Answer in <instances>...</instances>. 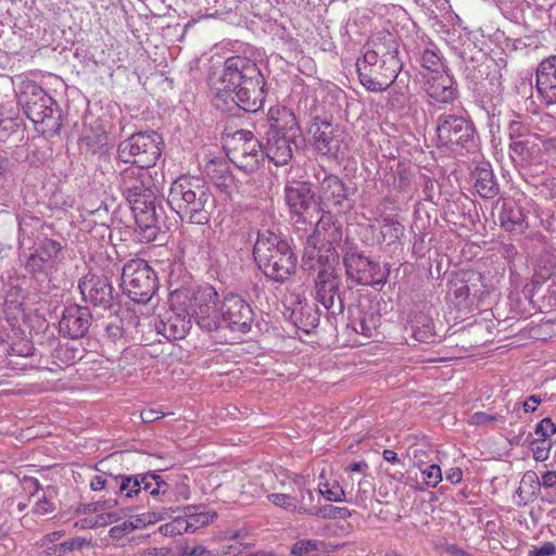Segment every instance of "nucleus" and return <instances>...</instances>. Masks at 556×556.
<instances>
[{
	"label": "nucleus",
	"instance_id": "1",
	"mask_svg": "<svg viewBox=\"0 0 556 556\" xmlns=\"http://www.w3.org/2000/svg\"><path fill=\"white\" fill-rule=\"evenodd\" d=\"M265 80L257 64L241 55L225 61L222 76L214 83V105L225 110L230 103L244 112L255 113L265 101Z\"/></svg>",
	"mask_w": 556,
	"mask_h": 556
},
{
	"label": "nucleus",
	"instance_id": "2",
	"mask_svg": "<svg viewBox=\"0 0 556 556\" xmlns=\"http://www.w3.org/2000/svg\"><path fill=\"white\" fill-rule=\"evenodd\" d=\"M130 166L118 174V188L131 205L141 242H152L160 232V213L156 208L157 189L152 175L147 170Z\"/></svg>",
	"mask_w": 556,
	"mask_h": 556
},
{
	"label": "nucleus",
	"instance_id": "3",
	"mask_svg": "<svg viewBox=\"0 0 556 556\" xmlns=\"http://www.w3.org/2000/svg\"><path fill=\"white\" fill-rule=\"evenodd\" d=\"M362 58L356 61L359 83L368 91L382 92L396 79L402 62L399 43L390 35H378L366 43Z\"/></svg>",
	"mask_w": 556,
	"mask_h": 556
},
{
	"label": "nucleus",
	"instance_id": "4",
	"mask_svg": "<svg viewBox=\"0 0 556 556\" xmlns=\"http://www.w3.org/2000/svg\"><path fill=\"white\" fill-rule=\"evenodd\" d=\"M167 203L181 220L205 225L215 207V198L200 179L180 177L172 184Z\"/></svg>",
	"mask_w": 556,
	"mask_h": 556
},
{
	"label": "nucleus",
	"instance_id": "5",
	"mask_svg": "<svg viewBox=\"0 0 556 556\" xmlns=\"http://www.w3.org/2000/svg\"><path fill=\"white\" fill-rule=\"evenodd\" d=\"M253 256L264 275L276 282L287 281L296 270L298 258L288 241L268 229L258 232Z\"/></svg>",
	"mask_w": 556,
	"mask_h": 556
},
{
	"label": "nucleus",
	"instance_id": "6",
	"mask_svg": "<svg viewBox=\"0 0 556 556\" xmlns=\"http://www.w3.org/2000/svg\"><path fill=\"white\" fill-rule=\"evenodd\" d=\"M172 301L185 304V312L193 317L197 325L206 332L224 328L219 313L220 300L212 286L199 287L197 290L176 288L170 292Z\"/></svg>",
	"mask_w": 556,
	"mask_h": 556
},
{
	"label": "nucleus",
	"instance_id": "7",
	"mask_svg": "<svg viewBox=\"0 0 556 556\" xmlns=\"http://www.w3.org/2000/svg\"><path fill=\"white\" fill-rule=\"evenodd\" d=\"M337 254L319 256L317 260V271L315 277V299L327 309L332 317L342 315L344 301L340 292L341 277L336 269Z\"/></svg>",
	"mask_w": 556,
	"mask_h": 556
},
{
	"label": "nucleus",
	"instance_id": "8",
	"mask_svg": "<svg viewBox=\"0 0 556 556\" xmlns=\"http://www.w3.org/2000/svg\"><path fill=\"white\" fill-rule=\"evenodd\" d=\"M162 138L155 131H139L119 142L117 159L136 167L150 168L162 154Z\"/></svg>",
	"mask_w": 556,
	"mask_h": 556
},
{
	"label": "nucleus",
	"instance_id": "9",
	"mask_svg": "<svg viewBox=\"0 0 556 556\" xmlns=\"http://www.w3.org/2000/svg\"><path fill=\"white\" fill-rule=\"evenodd\" d=\"M141 475L115 477L112 475H97L90 481L92 491H104L109 496L88 504L89 511L111 510L119 504V498H131L140 495Z\"/></svg>",
	"mask_w": 556,
	"mask_h": 556
},
{
	"label": "nucleus",
	"instance_id": "10",
	"mask_svg": "<svg viewBox=\"0 0 556 556\" xmlns=\"http://www.w3.org/2000/svg\"><path fill=\"white\" fill-rule=\"evenodd\" d=\"M122 288L131 301L146 304L159 288L157 276L147 261L132 258L123 267Z\"/></svg>",
	"mask_w": 556,
	"mask_h": 556
},
{
	"label": "nucleus",
	"instance_id": "11",
	"mask_svg": "<svg viewBox=\"0 0 556 556\" xmlns=\"http://www.w3.org/2000/svg\"><path fill=\"white\" fill-rule=\"evenodd\" d=\"M342 262L348 279L357 285L375 286L387 282L389 269L367 257L356 248L348 249L342 257Z\"/></svg>",
	"mask_w": 556,
	"mask_h": 556
},
{
	"label": "nucleus",
	"instance_id": "12",
	"mask_svg": "<svg viewBox=\"0 0 556 556\" xmlns=\"http://www.w3.org/2000/svg\"><path fill=\"white\" fill-rule=\"evenodd\" d=\"M224 148L229 160L238 167L252 169L258 163L262 144L250 130L239 129L224 137Z\"/></svg>",
	"mask_w": 556,
	"mask_h": 556
},
{
	"label": "nucleus",
	"instance_id": "13",
	"mask_svg": "<svg viewBox=\"0 0 556 556\" xmlns=\"http://www.w3.org/2000/svg\"><path fill=\"white\" fill-rule=\"evenodd\" d=\"M315 150L330 159H339L348 151L345 132L343 129L329 121L316 117L311 126Z\"/></svg>",
	"mask_w": 556,
	"mask_h": 556
},
{
	"label": "nucleus",
	"instance_id": "14",
	"mask_svg": "<svg viewBox=\"0 0 556 556\" xmlns=\"http://www.w3.org/2000/svg\"><path fill=\"white\" fill-rule=\"evenodd\" d=\"M219 313L225 328L240 333L251 330L254 313L241 295L232 292L225 294L220 301Z\"/></svg>",
	"mask_w": 556,
	"mask_h": 556
},
{
	"label": "nucleus",
	"instance_id": "15",
	"mask_svg": "<svg viewBox=\"0 0 556 556\" xmlns=\"http://www.w3.org/2000/svg\"><path fill=\"white\" fill-rule=\"evenodd\" d=\"M437 134L443 146H460L468 149L475 142V127L462 116L441 115L438 119Z\"/></svg>",
	"mask_w": 556,
	"mask_h": 556
},
{
	"label": "nucleus",
	"instance_id": "16",
	"mask_svg": "<svg viewBox=\"0 0 556 556\" xmlns=\"http://www.w3.org/2000/svg\"><path fill=\"white\" fill-rule=\"evenodd\" d=\"M140 482V494L151 495L156 503L172 505L190 497V489L186 483L169 484L150 471L141 475Z\"/></svg>",
	"mask_w": 556,
	"mask_h": 556
},
{
	"label": "nucleus",
	"instance_id": "17",
	"mask_svg": "<svg viewBox=\"0 0 556 556\" xmlns=\"http://www.w3.org/2000/svg\"><path fill=\"white\" fill-rule=\"evenodd\" d=\"M25 114L34 124H43L54 118L56 102L41 87L31 84L18 99Z\"/></svg>",
	"mask_w": 556,
	"mask_h": 556
},
{
	"label": "nucleus",
	"instance_id": "18",
	"mask_svg": "<svg viewBox=\"0 0 556 556\" xmlns=\"http://www.w3.org/2000/svg\"><path fill=\"white\" fill-rule=\"evenodd\" d=\"M315 177L318 181V198L323 205L339 210L350 206V189L339 176L329 174L320 167Z\"/></svg>",
	"mask_w": 556,
	"mask_h": 556
},
{
	"label": "nucleus",
	"instance_id": "19",
	"mask_svg": "<svg viewBox=\"0 0 556 556\" xmlns=\"http://www.w3.org/2000/svg\"><path fill=\"white\" fill-rule=\"evenodd\" d=\"M482 275L477 271H466L458 274L448 282V294L453 296L452 301L458 308H466L473 305L481 296Z\"/></svg>",
	"mask_w": 556,
	"mask_h": 556
},
{
	"label": "nucleus",
	"instance_id": "20",
	"mask_svg": "<svg viewBox=\"0 0 556 556\" xmlns=\"http://www.w3.org/2000/svg\"><path fill=\"white\" fill-rule=\"evenodd\" d=\"M83 300L94 307L110 309L114 302V288L106 276L88 274L79 280Z\"/></svg>",
	"mask_w": 556,
	"mask_h": 556
},
{
	"label": "nucleus",
	"instance_id": "21",
	"mask_svg": "<svg viewBox=\"0 0 556 556\" xmlns=\"http://www.w3.org/2000/svg\"><path fill=\"white\" fill-rule=\"evenodd\" d=\"M91 318L87 306L68 305L64 308L59 323L60 332L71 339L83 338L91 325Z\"/></svg>",
	"mask_w": 556,
	"mask_h": 556
},
{
	"label": "nucleus",
	"instance_id": "22",
	"mask_svg": "<svg viewBox=\"0 0 556 556\" xmlns=\"http://www.w3.org/2000/svg\"><path fill=\"white\" fill-rule=\"evenodd\" d=\"M267 142L264 151L276 166H283L293 156V150L304 144L303 136L291 137L289 135L266 134Z\"/></svg>",
	"mask_w": 556,
	"mask_h": 556
},
{
	"label": "nucleus",
	"instance_id": "23",
	"mask_svg": "<svg viewBox=\"0 0 556 556\" xmlns=\"http://www.w3.org/2000/svg\"><path fill=\"white\" fill-rule=\"evenodd\" d=\"M62 250L60 242L45 239L26 261V270L31 274L48 273L51 270Z\"/></svg>",
	"mask_w": 556,
	"mask_h": 556
},
{
	"label": "nucleus",
	"instance_id": "24",
	"mask_svg": "<svg viewBox=\"0 0 556 556\" xmlns=\"http://www.w3.org/2000/svg\"><path fill=\"white\" fill-rule=\"evenodd\" d=\"M424 88L427 94L440 103H451L456 99L457 89L453 76L447 71L424 74Z\"/></svg>",
	"mask_w": 556,
	"mask_h": 556
},
{
	"label": "nucleus",
	"instance_id": "25",
	"mask_svg": "<svg viewBox=\"0 0 556 556\" xmlns=\"http://www.w3.org/2000/svg\"><path fill=\"white\" fill-rule=\"evenodd\" d=\"M536 89L546 105L556 104V55H551L539 63Z\"/></svg>",
	"mask_w": 556,
	"mask_h": 556
},
{
	"label": "nucleus",
	"instance_id": "26",
	"mask_svg": "<svg viewBox=\"0 0 556 556\" xmlns=\"http://www.w3.org/2000/svg\"><path fill=\"white\" fill-rule=\"evenodd\" d=\"M286 201L292 214L302 217L304 222L309 215V210H314L313 192L307 182L294 181L286 186Z\"/></svg>",
	"mask_w": 556,
	"mask_h": 556
},
{
	"label": "nucleus",
	"instance_id": "27",
	"mask_svg": "<svg viewBox=\"0 0 556 556\" xmlns=\"http://www.w3.org/2000/svg\"><path fill=\"white\" fill-rule=\"evenodd\" d=\"M269 129L267 134L289 135L291 137L302 136L294 113L282 105L271 106L268 111Z\"/></svg>",
	"mask_w": 556,
	"mask_h": 556
},
{
	"label": "nucleus",
	"instance_id": "28",
	"mask_svg": "<svg viewBox=\"0 0 556 556\" xmlns=\"http://www.w3.org/2000/svg\"><path fill=\"white\" fill-rule=\"evenodd\" d=\"M541 135L531 132L521 140L509 142V153L515 160L516 157L527 164L541 163Z\"/></svg>",
	"mask_w": 556,
	"mask_h": 556
},
{
	"label": "nucleus",
	"instance_id": "29",
	"mask_svg": "<svg viewBox=\"0 0 556 556\" xmlns=\"http://www.w3.org/2000/svg\"><path fill=\"white\" fill-rule=\"evenodd\" d=\"M308 485V479L301 475H295L291 481L288 483L283 480L280 481L281 489H290L293 495V498L296 501L298 507L295 511L298 513H309L312 514L313 509L309 506L313 504L314 494Z\"/></svg>",
	"mask_w": 556,
	"mask_h": 556
},
{
	"label": "nucleus",
	"instance_id": "30",
	"mask_svg": "<svg viewBox=\"0 0 556 556\" xmlns=\"http://www.w3.org/2000/svg\"><path fill=\"white\" fill-rule=\"evenodd\" d=\"M498 218L502 228L508 232L522 233L528 228L523 208L515 202H504Z\"/></svg>",
	"mask_w": 556,
	"mask_h": 556
},
{
	"label": "nucleus",
	"instance_id": "31",
	"mask_svg": "<svg viewBox=\"0 0 556 556\" xmlns=\"http://www.w3.org/2000/svg\"><path fill=\"white\" fill-rule=\"evenodd\" d=\"M473 188L483 199H493L500 192V186L489 164L477 166L471 174Z\"/></svg>",
	"mask_w": 556,
	"mask_h": 556
},
{
	"label": "nucleus",
	"instance_id": "32",
	"mask_svg": "<svg viewBox=\"0 0 556 556\" xmlns=\"http://www.w3.org/2000/svg\"><path fill=\"white\" fill-rule=\"evenodd\" d=\"M191 328L190 318L180 314L170 313L165 319L160 320L156 325L159 333L167 340H179L185 338Z\"/></svg>",
	"mask_w": 556,
	"mask_h": 556
},
{
	"label": "nucleus",
	"instance_id": "33",
	"mask_svg": "<svg viewBox=\"0 0 556 556\" xmlns=\"http://www.w3.org/2000/svg\"><path fill=\"white\" fill-rule=\"evenodd\" d=\"M342 237V225L334 214L324 211L315 225L314 236L311 240L321 238L328 243L340 240Z\"/></svg>",
	"mask_w": 556,
	"mask_h": 556
},
{
	"label": "nucleus",
	"instance_id": "34",
	"mask_svg": "<svg viewBox=\"0 0 556 556\" xmlns=\"http://www.w3.org/2000/svg\"><path fill=\"white\" fill-rule=\"evenodd\" d=\"M412 336L416 341L422 343H432L435 341L437 333L432 318L425 313H417L408 323Z\"/></svg>",
	"mask_w": 556,
	"mask_h": 556
},
{
	"label": "nucleus",
	"instance_id": "35",
	"mask_svg": "<svg viewBox=\"0 0 556 556\" xmlns=\"http://www.w3.org/2000/svg\"><path fill=\"white\" fill-rule=\"evenodd\" d=\"M292 319L294 325L302 331L309 333L319 324L318 309L309 304H301L292 312Z\"/></svg>",
	"mask_w": 556,
	"mask_h": 556
},
{
	"label": "nucleus",
	"instance_id": "36",
	"mask_svg": "<svg viewBox=\"0 0 556 556\" xmlns=\"http://www.w3.org/2000/svg\"><path fill=\"white\" fill-rule=\"evenodd\" d=\"M51 357L56 366L67 367L83 358V350L70 342H59L52 350Z\"/></svg>",
	"mask_w": 556,
	"mask_h": 556
},
{
	"label": "nucleus",
	"instance_id": "37",
	"mask_svg": "<svg viewBox=\"0 0 556 556\" xmlns=\"http://www.w3.org/2000/svg\"><path fill=\"white\" fill-rule=\"evenodd\" d=\"M186 521L188 522L189 532L213 522L216 517L215 513L201 510L200 506H186L184 508Z\"/></svg>",
	"mask_w": 556,
	"mask_h": 556
},
{
	"label": "nucleus",
	"instance_id": "38",
	"mask_svg": "<svg viewBox=\"0 0 556 556\" xmlns=\"http://www.w3.org/2000/svg\"><path fill=\"white\" fill-rule=\"evenodd\" d=\"M293 556H327L325 543L317 540H300L292 545Z\"/></svg>",
	"mask_w": 556,
	"mask_h": 556
},
{
	"label": "nucleus",
	"instance_id": "39",
	"mask_svg": "<svg viewBox=\"0 0 556 556\" xmlns=\"http://www.w3.org/2000/svg\"><path fill=\"white\" fill-rule=\"evenodd\" d=\"M206 172L213 179H216L218 186H227L228 181L232 180L229 166L225 161H212L206 166Z\"/></svg>",
	"mask_w": 556,
	"mask_h": 556
},
{
	"label": "nucleus",
	"instance_id": "40",
	"mask_svg": "<svg viewBox=\"0 0 556 556\" xmlns=\"http://www.w3.org/2000/svg\"><path fill=\"white\" fill-rule=\"evenodd\" d=\"M404 226L395 219L387 218L381 226V236L388 244L394 243L404 236Z\"/></svg>",
	"mask_w": 556,
	"mask_h": 556
},
{
	"label": "nucleus",
	"instance_id": "41",
	"mask_svg": "<svg viewBox=\"0 0 556 556\" xmlns=\"http://www.w3.org/2000/svg\"><path fill=\"white\" fill-rule=\"evenodd\" d=\"M3 314L8 323L12 327H15L21 320L24 319L25 313L23 304L17 300H12L10 296H7L3 304Z\"/></svg>",
	"mask_w": 556,
	"mask_h": 556
},
{
	"label": "nucleus",
	"instance_id": "42",
	"mask_svg": "<svg viewBox=\"0 0 556 556\" xmlns=\"http://www.w3.org/2000/svg\"><path fill=\"white\" fill-rule=\"evenodd\" d=\"M420 64L424 67L425 71H427L426 74H437L446 71L444 64L441 61L440 55L437 53V51L431 49H426L420 58Z\"/></svg>",
	"mask_w": 556,
	"mask_h": 556
},
{
	"label": "nucleus",
	"instance_id": "43",
	"mask_svg": "<svg viewBox=\"0 0 556 556\" xmlns=\"http://www.w3.org/2000/svg\"><path fill=\"white\" fill-rule=\"evenodd\" d=\"M283 493H271L267 495V498L275 506L281 507L289 511H295L298 507L296 501L293 498L291 490L282 489Z\"/></svg>",
	"mask_w": 556,
	"mask_h": 556
},
{
	"label": "nucleus",
	"instance_id": "44",
	"mask_svg": "<svg viewBox=\"0 0 556 556\" xmlns=\"http://www.w3.org/2000/svg\"><path fill=\"white\" fill-rule=\"evenodd\" d=\"M159 530L165 536H175L189 532L188 522L184 516L176 517L172 521L162 525Z\"/></svg>",
	"mask_w": 556,
	"mask_h": 556
},
{
	"label": "nucleus",
	"instance_id": "45",
	"mask_svg": "<svg viewBox=\"0 0 556 556\" xmlns=\"http://www.w3.org/2000/svg\"><path fill=\"white\" fill-rule=\"evenodd\" d=\"M352 328L357 333H362L365 337H371L372 331L376 328L372 314H370L369 316L367 314H363L362 316L353 319Z\"/></svg>",
	"mask_w": 556,
	"mask_h": 556
},
{
	"label": "nucleus",
	"instance_id": "46",
	"mask_svg": "<svg viewBox=\"0 0 556 556\" xmlns=\"http://www.w3.org/2000/svg\"><path fill=\"white\" fill-rule=\"evenodd\" d=\"M105 337L114 344H118L121 346H125V330L123 328L122 321H111L105 327Z\"/></svg>",
	"mask_w": 556,
	"mask_h": 556
},
{
	"label": "nucleus",
	"instance_id": "47",
	"mask_svg": "<svg viewBox=\"0 0 556 556\" xmlns=\"http://www.w3.org/2000/svg\"><path fill=\"white\" fill-rule=\"evenodd\" d=\"M531 132L532 131L530 130L529 126L520 121L519 117L517 119H511L508 123L507 135L510 142L521 140L526 136H529Z\"/></svg>",
	"mask_w": 556,
	"mask_h": 556
},
{
	"label": "nucleus",
	"instance_id": "48",
	"mask_svg": "<svg viewBox=\"0 0 556 556\" xmlns=\"http://www.w3.org/2000/svg\"><path fill=\"white\" fill-rule=\"evenodd\" d=\"M534 441H551V437L556 433V426L551 418H543L536 426Z\"/></svg>",
	"mask_w": 556,
	"mask_h": 556
},
{
	"label": "nucleus",
	"instance_id": "49",
	"mask_svg": "<svg viewBox=\"0 0 556 556\" xmlns=\"http://www.w3.org/2000/svg\"><path fill=\"white\" fill-rule=\"evenodd\" d=\"M309 241H313V247L305 248L303 256H302V267L308 271H311V270L317 271V260L321 255L319 254V251H316V248H315L316 240L309 239L308 242Z\"/></svg>",
	"mask_w": 556,
	"mask_h": 556
},
{
	"label": "nucleus",
	"instance_id": "50",
	"mask_svg": "<svg viewBox=\"0 0 556 556\" xmlns=\"http://www.w3.org/2000/svg\"><path fill=\"white\" fill-rule=\"evenodd\" d=\"M34 344L28 339H18L11 343L10 345V354L16 356L28 357L34 355Z\"/></svg>",
	"mask_w": 556,
	"mask_h": 556
},
{
	"label": "nucleus",
	"instance_id": "51",
	"mask_svg": "<svg viewBox=\"0 0 556 556\" xmlns=\"http://www.w3.org/2000/svg\"><path fill=\"white\" fill-rule=\"evenodd\" d=\"M530 447L533 453V458L536 462H545L549 457V452L553 446L552 441H530Z\"/></svg>",
	"mask_w": 556,
	"mask_h": 556
},
{
	"label": "nucleus",
	"instance_id": "52",
	"mask_svg": "<svg viewBox=\"0 0 556 556\" xmlns=\"http://www.w3.org/2000/svg\"><path fill=\"white\" fill-rule=\"evenodd\" d=\"M348 514L349 510L346 508L336 507L330 504L312 511V515H318L329 519L345 518Z\"/></svg>",
	"mask_w": 556,
	"mask_h": 556
},
{
	"label": "nucleus",
	"instance_id": "53",
	"mask_svg": "<svg viewBox=\"0 0 556 556\" xmlns=\"http://www.w3.org/2000/svg\"><path fill=\"white\" fill-rule=\"evenodd\" d=\"M541 162L556 157V137L541 136Z\"/></svg>",
	"mask_w": 556,
	"mask_h": 556
},
{
	"label": "nucleus",
	"instance_id": "54",
	"mask_svg": "<svg viewBox=\"0 0 556 556\" xmlns=\"http://www.w3.org/2000/svg\"><path fill=\"white\" fill-rule=\"evenodd\" d=\"M422 477L425 483L430 488H435L442 480V471L440 466L430 465L422 470Z\"/></svg>",
	"mask_w": 556,
	"mask_h": 556
},
{
	"label": "nucleus",
	"instance_id": "55",
	"mask_svg": "<svg viewBox=\"0 0 556 556\" xmlns=\"http://www.w3.org/2000/svg\"><path fill=\"white\" fill-rule=\"evenodd\" d=\"M108 136L104 131L92 136H85L84 141L91 153H97L106 146Z\"/></svg>",
	"mask_w": 556,
	"mask_h": 556
},
{
	"label": "nucleus",
	"instance_id": "56",
	"mask_svg": "<svg viewBox=\"0 0 556 556\" xmlns=\"http://www.w3.org/2000/svg\"><path fill=\"white\" fill-rule=\"evenodd\" d=\"M495 421H504V417L501 415H491L485 412H477L469 418V424L472 426H484Z\"/></svg>",
	"mask_w": 556,
	"mask_h": 556
},
{
	"label": "nucleus",
	"instance_id": "57",
	"mask_svg": "<svg viewBox=\"0 0 556 556\" xmlns=\"http://www.w3.org/2000/svg\"><path fill=\"white\" fill-rule=\"evenodd\" d=\"M89 545H91V542L89 540H86L85 538H81V536H76V538H73L68 541H65V542L59 544V549L61 552H63L65 555L68 552L77 551V549L83 548L84 546H89Z\"/></svg>",
	"mask_w": 556,
	"mask_h": 556
},
{
	"label": "nucleus",
	"instance_id": "58",
	"mask_svg": "<svg viewBox=\"0 0 556 556\" xmlns=\"http://www.w3.org/2000/svg\"><path fill=\"white\" fill-rule=\"evenodd\" d=\"M37 495V502L34 505L33 513L37 516H45L47 514H50L54 510V504L50 502L45 494L42 496H39L38 492L35 494Z\"/></svg>",
	"mask_w": 556,
	"mask_h": 556
},
{
	"label": "nucleus",
	"instance_id": "59",
	"mask_svg": "<svg viewBox=\"0 0 556 556\" xmlns=\"http://www.w3.org/2000/svg\"><path fill=\"white\" fill-rule=\"evenodd\" d=\"M326 489H320V494L330 502H342L344 500L345 491L339 484L328 489V484H325Z\"/></svg>",
	"mask_w": 556,
	"mask_h": 556
},
{
	"label": "nucleus",
	"instance_id": "60",
	"mask_svg": "<svg viewBox=\"0 0 556 556\" xmlns=\"http://www.w3.org/2000/svg\"><path fill=\"white\" fill-rule=\"evenodd\" d=\"M427 444L426 443H417L413 444L407 448V455L410 457L417 465L422 464L426 457Z\"/></svg>",
	"mask_w": 556,
	"mask_h": 556
},
{
	"label": "nucleus",
	"instance_id": "61",
	"mask_svg": "<svg viewBox=\"0 0 556 556\" xmlns=\"http://www.w3.org/2000/svg\"><path fill=\"white\" fill-rule=\"evenodd\" d=\"M394 187L399 190H405L408 188L410 184V174L406 170V168L399 166L396 169V175L394 177Z\"/></svg>",
	"mask_w": 556,
	"mask_h": 556
},
{
	"label": "nucleus",
	"instance_id": "62",
	"mask_svg": "<svg viewBox=\"0 0 556 556\" xmlns=\"http://www.w3.org/2000/svg\"><path fill=\"white\" fill-rule=\"evenodd\" d=\"M548 263L551 264V273L546 274L543 271L544 280L551 281L548 290L556 294V257H548Z\"/></svg>",
	"mask_w": 556,
	"mask_h": 556
},
{
	"label": "nucleus",
	"instance_id": "63",
	"mask_svg": "<svg viewBox=\"0 0 556 556\" xmlns=\"http://www.w3.org/2000/svg\"><path fill=\"white\" fill-rule=\"evenodd\" d=\"M556 553V546L552 542H545L540 547H534L529 552V556H551Z\"/></svg>",
	"mask_w": 556,
	"mask_h": 556
},
{
	"label": "nucleus",
	"instance_id": "64",
	"mask_svg": "<svg viewBox=\"0 0 556 556\" xmlns=\"http://www.w3.org/2000/svg\"><path fill=\"white\" fill-rule=\"evenodd\" d=\"M169 554V548L166 547H148L144 549L138 551L135 556H167Z\"/></svg>",
	"mask_w": 556,
	"mask_h": 556
}]
</instances>
